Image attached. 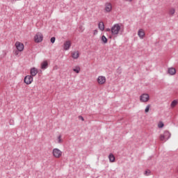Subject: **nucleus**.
<instances>
[{
    "instance_id": "nucleus-1",
    "label": "nucleus",
    "mask_w": 178,
    "mask_h": 178,
    "mask_svg": "<svg viewBox=\"0 0 178 178\" xmlns=\"http://www.w3.org/2000/svg\"><path fill=\"white\" fill-rule=\"evenodd\" d=\"M172 134H170V132H169L168 131H165L163 134L160 135V141H164L165 143V141H168V140L170 138Z\"/></svg>"
},
{
    "instance_id": "nucleus-2",
    "label": "nucleus",
    "mask_w": 178,
    "mask_h": 178,
    "mask_svg": "<svg viewBox=\"0 0 178 178\" xmlns=\"http://www.w3.org/2000/svg\"><path fill=\"white\" fill-rule=\"evenodd\" d=\"M119 31H120V25H119V24H115L111 27L112 35H118V34H119Z\"/></svg>"
},
{
    "instance_id": "nucleus-3",
    "label": "nucleus",
    "mask_w": 178,
    "mask_h": 178,
    "mask_svg": "<svg viewBox=\"0 0 178 178\" xmlns=\"http://www.w3.org/2000/svg\"><path fill=\"white\" fill-rule=\"evenodd\" d=\"M42 40H44V35L40 32H38L34 36V41L38 44L40 42H42Z\"/></svg>"
},
{
    "instance_id": "nucleus-4",
    "label": "nucleus",
    "mask_w": 178,
    "mask_h": 178,
    "mask_svg": "<svg viewBox=\"0 0 178 178\" xmlns=\"http://www.w3.org/2000/svg\"><path fill=\"white\" fill-rule=\"evenodd\" d=\"M62 152L58 148H54L52 150V155L54 158L59 159L62 156Z\"/></svg>"
},
{
    "instance_id": "nucleus-5",
    "label": "nucleus",
    "mask_w": 178,
    "mask_h": 178,
    "mask_svg": "<svg viewBox=\"0 0 178 178\" xmlns=\"http://www.w3.org/2000/svg\"><path fill=\"white\" fill-rule=\"evenodd\" d=\"M140 101L141 102H148L149 101V95L148 93H143L140 96Z\"/></svg>"
},
{
    "instance_id": "nucleus-6",
    "label": "nucleus",
    "mask_w": 178,
    "mask_h": 178,
    "mask_svg": "<svg viewBox=\"0 0 178 178\" xmlns=\"http://www.w3.org/2000/svg\"><path fill=\"white\" fill-rule=\"evenodd\" d=\"M15 47L17 48V50L19 51V52H22L24 49V44L20 42H15Z\"/></svg>"
},
{
    "instance_id": "nucleus-7",
    "label": "nucleus",
    "mask_w": 178,
    "mask_h": 178,
    "mask_svg": "<svg viewBox=\"0 0 178 178\" xmlns=\"http://www.w3.org/2000/svg\"><path fill=\"white\" fill-rule=\"evenodd\" d=\"M24 82L25 84H31L33 83V76L31 75H27L24 77Z\"/></svg>"
},
{
    "instance_id": "nucleus-8",
    "label": "nucleus",
    "mask_w": 178,
    "mask_h": 178,
    "mask_svg": "<svg viewBox=\"0 0 178 178\" xmlns=\"http://www.w3.org/2000/svg\"><path fill=\"white\" fill-rule=\"evenodd\" d=\"M98 84L102 85L106 83V78L104 76H99L97 78Z\"/></svg>"
},
{
    "instance_id": "nucleus-9",
    "label": "nucleus",
    "mask_w": 178,
    "mask_h": 178,
    "mask_svg": "<svg viewBox=\"0 0 178 178\" xmlns=\"http://www.w3.org/2000/svg\"><path fill=\"white\" fill-rule=\"evenodd\" d=\"M72 47V42L70 40L66 41L63 44L64 51H69Z\"/></svg>"
},
{
    "instance_id": "nucleus-10",
    "label": "nucleus",
    "mask_w": 178,
    "mask_h": 178,
    "mask_svg": "<svg viewBox=\"0 0 178 178\" xmlns=\"http://www.w3.org/2000/svg\"><path fill=\"white\" fill-rule=\"evenodd\" d=\"M105 11L107 13H109V12L112 11V3L109 2L105 3Z\"/></svg>"
},
{
    "instance_id": "nucleus-11",
    "label": "nucleus",
    "mask_w": 178,
    "mask_h": 178,
    "mask_svg": "<svg viewBox=\"0 0 178 178\" xmlns=\"http://www.w3.org/2000/svg\"><path fill=\"white\" fill-rule=\"evenodd\" d=\"M138 35L139 38H140V40H143V38H144V37H145V32H144V29H140L138 31Z\"/></svg>"
},
{
    "instance_id": "nucleus-12",
    "label": "nucleus",
    "mask_w": 178,
    "mask_h": 178,
    "mask_svg": "<svg viewBox=\"0 0 178 178\" xmlns=\"http://www.w3.org/2000/svg\"><path fill=\"white\" fill-rule=\"evenodd\" d=\"M38 73V70L35 67H32L30 70V74L32 76V77H35V76H37V74Z\"/></svg>"
},
{
    "instance_id": "nucleus-13",
    "label": "nucleus",
    "mask_w": 178,
    "mask_h": 178,
    "mask_svg": "<svg viewBox=\"0 0 178 178\" xmlns=\"http://www.w3.org/2000/svg\"><path fill=\"white\" fill-rule=\"evenodd\" d=\"M168 73L170 74V76H175V74H176V69L174 67L168 68Z\"/></svg>"
},
{
    "instance_id": "nucleus-14",
    "label": "nucleus",
    "mask_w": 178,
    "mask_h": 178,
    "mask_svg": "<svg viewBox=\"0 0 178 178\" xmlns=\"http://www.w3.org/2000/svg\"><path fill=\"white\" fill-rule=\"evenodd\" d=\"M48 68V62L44 60L43 63H41V69L42 70H45V69Z\"/></svg>"
},
{
    "instance_id": "nucleus-15",
    "label": "nucleus",
    "mask_w": 178,
    "mask_h": 178,
    "mask_svg": "<svg viewBox=\"0 0 178 178\" xmlns=\"http://www.w3.org/2000/svg\"><path fill=\"white\" fill-rule=\"evenodd\" d=\"M98 28L99 29V30L101 31H104V30H105V24H104L103 22H100L98 24Z\"/></svg>"
},
{
    "instance_id": "nucleus-16",
    "label": "nucleus",
    "mask_w": 178,
    "mask_h": 178,
    "mask_svg": "<svg viewBox=\"0 0 178 178\" xmlns=\"http://www.w3.org/2000/svg\"><path fill=\"white\" fill-rule=\"evenodd\" d=\"M79 56H80V54H79V51H73L72 54V57L73 59H79Z\"/></svg>"
},
{
    "instance_id": "nucleus-17",
    "label": "nucleus",
    "mask_w": 178,
    "mask_h": 178,
    "mask_svg": "<svg viewBox=\"0 0 178 178\" xmlns=\"http://www.w3.org/2000/svg\"><path fill=\"white\" fill-rule=\"evenodd\" d=\"M101 41L103 44H107L108 43V38L105 35H102L101 38Z\"/></svg>"
},
{
    "instance_id": "nucleus-18",
    "label": "nucleus",
    "mask_w": 178,
    "mask_h": 178,
    "mask_svg": "<svg viewBox=\"0 0 178 178\" xmlns=\"http://www.w3.org/2000/svg\"><path fill=\"white\" fill-rule=\"evenodd\" d=\"M108 159L110 162H115V156L113 155V154L111 153L108 155Z\"/></svg>"
},
{
    "instance_id": "nucleus-19",
    "label": "nucleus",
    "mask_w": 178,
    "mask_h": 178,
    "mask_svg": "<svg viewBox=\"0 0 178 178\" xmlns=\"http://www.w3.org/2000/svg\"><path fill=\"white\" fill-rule=\"evenodd\" d=\"M81 68L79 66H76L75 68L73 69V72L75 73H80Z\"/></svg>"
},
{
    "instance_id": "nucleus-20",
    "label": "nucleus",
    "mask_w": 178,
    "mask_h": 178,
    "mask_svg": "<svg viewBox=\"0 0 178 178\" xmlns=\"http://www.w3.org/2000/svg\"><path fill=\"white\" fill-rule=\"evenodd\" d=\"M175 12H176V10H175V8H171L169 10V15H171V16H173Z\"/></svg>"
},
{
    "instance_id": "nucleus-21",
    "label": "nucleus",
    "mask_w": 178,
    "mask_h": 178,
    "mask_svg": "<svg viewBox=\"0 0 178 178\" xmlns=\"http://www.w3.org/2000/svg\"><path fill=\"white\" fill-rule=\"evenodd\" d=\"M177 105V100H173L171 103V107L175 108Z\"/></svg>"
},
{
    "instance_id": "nucleus-22",
    "label": "nucleus",
    "mask_w": 178,
    "mask_h": 178,
    "mask_svg": "<svg viewBox=\"0 0 178 178\" xmlns=\"http://www.w3.org/2000/svg\"><path fill=\"white\" fill-rule=\"evenodd\" d=\"M57 140H58V144H62L63 140H62V136L61 135H59L58 136Z\"/></svg>"
},
{
    "instance_id": "nucleus-23",
    "label": "nucleus",
    "mask_w": 178,
    "mask_h": 178,
    "mask_svg": "<svg viewBox=\"0 0 178 178\" xmlns=\"http://www.w3.org/2000/svg\"><path fill=\"white\" fill-rule=\"evenodd\" d=\"M149 108H151V104H148V105L146 106V108H145V113H148L149 112Z\"/></svg>"
},
{
    "instance_id": "nucleus-24",
    "label": "nucleus",
    "mask_w": 178,
    "mask_h": 178,
    "mask_svg": "<svg viewBox=\"0 0 178 178\" xmlns=\"http://www.w3.org/2000/svg\"><path fill=\"white\" fill-rule=\"evenodd\" d=\"M145 176H149V175H151V170H145Z\"/></svg>"
},
{
    "instance_id": "nucleus-25",
    "label": "nucleus",
    "mask_w": 178,
    "mask_h": 178,
    "mask_svg": "<svg viewBox=\"0 0 178 178\" xmlns=\"http://www.w3.org/2000/svg\"><path fill=\"white\" fill-rule=\"evenodd\" d=\"M163 126H165V124H163V122H161L159 124H158V127H159V129H162V127H163Z\"/></svg>"
},
{
    "instance_id": "nucleus-26",
    "label": "nucleus",
    "mask_w": 178,
    "mask_h": 178,
    "mask_svg": "<svg viewBox=\"0 0 178 178\" xmlns=\"http://www.w3.org/2000/svg\"><path fill=\"white\" fill-rule=\"evenodd\" d=\"M56 40V38L55 37H52L51 39H50V41L51 42V44H54L55 42V40Z\"/></svg>"
},
{
    "instance_id": "nucleus-27",
    "label": "nucleus",
    "mask_w": 178,
    "mask_h": 178,
    "mask_svg": "<svg viewBox=\"0 0 178 178\" xmlns=\"http://www.w3.org/2000/svg\"><path fill=\"white\" fill-rule=\"evenodd\" d=\"M19 52H20V51L16 50V51L14 52V55H15V56H17V55H19Z\"/></svg>"
},
{
    "instance_id": "nucleus-28",
    "label": "nucleus",
    "mask_w": 178,
    "mask_h": 178,
    "mask_svg": "<svg viewBox=\"0 0 178 178\" xmlns=\"http://www.w3.org/2000/svg\"><path fill=\"white\" fill-rule=\"evenodd\" d=\"M78 118H79V119L80 120H82V122H84V118H83V116L79 115Z\"/></svg>"
},
{
    "instance_id": "nucleus-29",
    "label": "nucleus",
    "mask_w": 178,
    "mask_h": 178,
    "mask_svg": "<svg viewBox=\"0 0 178 178\" xmlns=\"http://www.w3.org/2000/svg\"><path fill=\"white\" fill-rule=\"evenodd\" d=\"M93 34L94 35H97V34H98V31L96 29L93 31Z\"/></svg>"
},
{
    "instance_id": "nucleus-30",
    "label": "nucleus",
    "mask_w": 178,
    "mask_h": 178,
    "mask_svg": "<svg viewBox=\"0 0 178 178\" xmlns=\"http://www.w3.org/2000/svg\"><path fill=\"white\" fill-rule=\"evenodd\" d=\"M106 31H111V29L107 28V29H106Z\"/></svg>"
},
{
    "instance_id": "nucleus-31",
    "label": "nucleus",
    "mask_w": 178,
    "mask_h": 178,
    "mask_svg": "<svg viewBox=\"0 0 178 178\" xmlns=\"http://www.w3.org/2000/svg\"><path fill=\"white\" fill-rule=\"evenodd\" d=\"M10 124H13V120H10Z\"/></svg>"
},
{
    "instance_id": "nucleus-32",
    "label": "nucleus",
    "mask_w": 178,
    "mask_h": 178,
    "mask_svg": "<svg viewBox=\"0 0 178 178\" xmlns=\"http://www.w3.org/2000/svg\"><path fill=\"white\" fill-rule=\"evenodd\" d=\"M128 1L129 2H131L133 0H126Z\"/></svg>"
},
{
    "instance_id": "nucleus-33",
    "label": "nucleus",
    "mask_w": 178,
    "mask_h": 178,
    "mask_svg": "<svg viewBox=\"0 0 178 178\" xmlns=\"http://www.w3.org/2000/svg\"><path fill=\"white\" fill-rule=\"evenodd\" d=\"M4 55H6V53H5Z\"/></svg>"
}]
</instances>
